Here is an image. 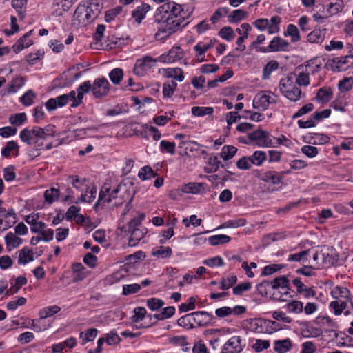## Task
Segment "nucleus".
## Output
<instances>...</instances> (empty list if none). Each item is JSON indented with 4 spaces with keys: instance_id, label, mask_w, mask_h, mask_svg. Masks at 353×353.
I'll use <instances>...</instances> for the list:
<instances>
[{
    "instance_id": "1",
    "label": "nucleus",
    "mask_w": 353,
    "mask_h": 353,
    "mask_svg": "<svg viewBox=\"0 0 353 353\" xmlns=\"http://www.w3.org/2000/svg\"><path fill=\"white\" fill-rule=\"evenodd\" d=\"M193 12L192 8H185L174 1L159 6L154 15V22L159 25L156 39L167 38L188 24L186 21Z\"/></svg>"
},
{
    "instance_id": "2",
    "label": "nucleus",
    "mask_w": 353,
    "mask_h": 353,
    "mask_svg": "<svg viewBox=\"0 0 353 353\" xmlns=\"http://www.w3.org/2000/svg\"><path fill=\"white\" fill-rule=\"evenodd\" d=\"M145 218L144 214L133 218L128 223V232L130 234L128 244L130 246H135L143 238L148 230L141 225Z\"/></svg>"
},
{
    "instance_id": "3",
    "label": "nucleus",
    "mask_w": 353,
    "mask_h": 353,
    "mask_svg": "<svg viewBox=\"0 0 353 353\" xmlns=\"http://www.w3.org/2000/svg\"><path fill=\"white\" fill-rule=\"evenodd\" d=\"M279 90L285 97L293 102L298 101L302 97V92L299 86L295 85L289 77L281 79ZM303 96L304 97L305 94Z\"/></svg>"
},
{
    "instance_id": "4",
    "label": "nucleus",
    "mask_w": 353,
    "mask_h": 353,
    "mask_svg": "<svg viewBox=\"0 0 353 353\" xmlns=\"http://www.w3.org/2000/svg\"><path fill=\"white\" fill-rule=\"evenodd\" d=\"M122 188L121 185H118L116 188L111 190L108 184H104L101 189L98 201L94 205V209H97L99 206L103 208L106 204H110L120 194H122Z\"/></svg>"
},
{
    "instance_id": "5",
    "label": "nucleus",
    "mask_w": 353,
    "mask_h": 353,
    "mask_svg": "<svg viewBox=\"0 0 353 353\" xmlns=\"http://www.w3.org/2000/svg\"><path fill=\"white\" fill-rule=\"evenodd\" d=\"M157 60L150 56H145L136 61L134 74L138 77H144L156 66Z\"/></svg>"
},
{
    "instance_id": "6",
    "label": "nucleus",
    "mask_w": 353,
    "mask_h": 353,
    "mask_svg": "<svg viewBox=\"0 0 353 353\" xmlns=\"http://www.w3.org/2000/svg\"><path fill=\"white\" fill-rule=\"evenodd\" d=\"M249 139L254 141L259 147H274L272 136L267 131L257 130L248 134Z\"/></svg>"
},
{
    "instance_id": "7",
    "label": "nucleus",
    "mask_w": 353,
    "mask_h": 353,
    "mask_svg": "<svg viewBox=\"0 0 353 353\" xmlns=\"http://www.w3.org/2000/svg\"><path fill=\"white\" fill-rule=\"evenodd\" d=\"M92 93L95 99H102L106 97L110 90L108 81L103 77L97 78L91 83Z\"/></svg>"
},
{
    "instance_id": "8",
    "label": "nucleus",
    "mask_w": 353,
    "mask_h": 353,
    "mask_svg": "<svg viewBox=\"0 0 353 353\" xmlns=\"http://www.w3.org/2000/svg\"><path fill=\"white\" fill-rule=\"evenodd\" d=\"M327 65L333 71H344L353 65V54L330 59Z\"/></svg>"
},
{
    "instance_id": "9",
    "label": "nucleus",
    "mask_w": 353,
    "mask_h": 353,
    "mask_svg": "<svg viewBox=\"0 0 353 353\" xmlns=\"http://www.w3.org/2000/svg\"><path fill=\"white\" fill-rule=\"evenodd\" d=\"M90 14H88L85 5L79 4L75 10L72 19V25L74 26H84L90 23Z\"/></svg>"
},
{
    "instance_id": "10",
    "label": "nucleus",
    "mask_w": 353,
    "mask_h": 353,
    "mask_svg": "<svg viewBox=\"0 0 353 353\" xmlns=\"http://www.w3.org/2000/svg\"><path fill=\"white\" fill-rule=\"evenodd\" d=\"M276 103V100L264 92H260L256 94L253 100V106L259 111L268 109L270 104Z\"/></svg>"
},
{
    "instance_id": "11",
    "label": "nucleus",
    "mask_w": 353,
    "mask_h": 353,
    "mask_svg": "<svg viewBox=\"0 0 353 353\" xmlns=\"http://www.w3.org/2000/svg\"><path fill=\"white\" fill-rule=\"evenodd\" d=\"M40 127L34 126L32 130L25 128L20 132V138L24 143L31 145L32 143H37L39 136L42 134Z\"/></svg>"
},
{
    "instance_id": "12",
    "label": "nucleus",
    "mask_w": 353,
    "mask_h": 353,
    "mask_svg": "<svg viewBox=\"0 0 353 353\" xmlns=\"http://www.w3.org/2000/svg\"><path fill=\"white\" fill-rule=\"evenodd\" d=\"M184 56L183 49L179 46L172 47L167 54H163L159 57V61L164 63H173L181 60Z\"/></svg>"
},
{
    "instance_id": "13",
    "label": "nucleus",
    "mask_w": 353,
    "mask_h": 353,
    "mask_svg": "<svg viewBox=\"0 0 353 353\" xmlns=\"http://www.w3.org/2000/svg\"><path fill=\"white\" fill-rule=\"evenodd\" d=\"M320 69V65H316L315 66H312L310 64L305 65V71H303L299 73L298 77L296 79V83L299 86H307L310 84V77L309 75L310 73L314 74L316 72H319Z\"/></svg>"
},
{
    "instance_id": "14",
    "label": "nucleus",
    "mask_w": 353,
    "mask_h": 353,
    "mask_svg": "<svg viewBox=\"0 0 353 353\" xmlns=\"http://www.w3.org/2000/svg\"><path fill=\"white\" fill-rule=\"evenodd\" d=\"M241 339L239 336L230 338L224 345L221 353H239L242 350Z\"/></svg>"
},
{
    "instance_id": "15",
    "label": "nucleus",
    "mask_w": 353,
    "mask_h": 353,
    "mask_svg": "<svg viewBox=\"0 0 353 353\" xmlns=\"http://www.w3.org/2000/svg\"><path fill=\"white\" fill-rule=\"evenodd\" d=\"M72 281L74 283L83 281L89 274V271L81 263H75L72 265Z\"/></svg>"
},
{
    "instance_id": "16",
    "label": "nucleus",
    "mask_w": 353,
    "mask_h": 353,
    "mask_svg": "<svg viewBox=\"0 0 353 353\" xmlns=\"http://www.w3.org/2000/svg\"><path fill=\"white\" fill-rule=\"evenodd\" d=\"M68 97L66 94L51 98L46 103V108L48 111L54 110L58 107H63L68 103Z\"/></svg>"
},
{
    "instance_id": "17",
    "label": "nucleus",
    "mask_w": 353,
    "mask_h": 353,
    "mask_svg": "<svg viewBox=\"0 0 353 353\" xmlns=\"http://www.w3.org/2000/svg\"><path fill=\"white\" fill-rule=\"evenodd\" d=\"M289 43L280 37H274L269 44L271 52L285 51L288 49Z\"/></svg>"
},
{
    "instance_id": "18",
    "label": "nucleus",
    "mask_w": 353,
    "mask_h": 353,
    "mask_svg": "<svg viewBox=\"0 0 353 353\" xmlns=\"http://www.w3.org/2000/svg\"><path fill=\"white\" fill-rule=\"evenodd\" d=\"M88 5L85 6L86 11L90 14V19L93 21L101 12L102 6L101 0H87Z\"/></svg>"
},
{
    "instance_id": "19",
    "label": "nucleus",
    "mask_w": 353,
    "mask_h": 353,
    "mask_svg": "<svg viewBox=\"0 0 353 353\" xmlns=\"http://www.w3.org/2000/svg\"><path fill=\"white\" fill-rule=\"evenodd\" d=\"M196 325L198 327L206 326L213 319V316L205 311L194 312Z\"/></svg>"
},
{
    "instance_id": "20",
    "label": "nucleus",
    "mask_w": 353,
    "mask_h": 353,
    "mask_svg": "<svg viewBox=\"0 0 353 353\" xmlns=\"http://www.w3.org/2000/svg\"><path fill=\"white\" fill-rule=\"evenodd\" d=\"M150 10V6L148 3H142L137 6L132 12V17L137 23H141L145 17L146 13Z\"/></svg>"
},
{
    "instance_id": "21",
    "label": "nucleus",
    "mask_w": 353,
    "mask_h": 353,
    "mask_svg": "<svg viewBox=\"0 0 353 353\" xmlns=\"http://www.w3.org/2000/svg\"><path fill=\"white\" fill-rule=\"evenodd\" d=\"M18 254V263L20 265H26L28 263L34 260V252L32 250L27 247L17 252Z\"/></svg>"
},
{
    "instance_id": "22",
    "label": "nucleus",
    "mask_w": 353,
    "mask_h": 353,
    "mask_svg": "<svg viewBox=\"0 0 353 353\" xmlns=\"http://www.w3.org/2000/svg\"><path fill=\"white\" fill-rule=\"evenodd\" d=\"M344 6V2L342 0H331L326 6L327 13L330 17L336 15L342 12Z\"/></svg>"
},
{
    "instance_id": "23",
    "label": "nucleus",
    "mask_w": 353,
    "mask_h": 353,
    "mask_svg": "<svg viewBox=\"0 0 353 353\" xmlns=\"http://www.w3.org/2000/svg\"><path fill=\"white\" fill-rule=\"evenodd\" d=\"M259 179L267 183L278 185L281 183V176L276 171L268 170L259 176Z\"/></svg>"
},
{
    "instance_id": "24",
    "label": "nucleus",
    "mask_w": 353,
    "mask_h": 353,
    "mask_svg": "<svg viewBox=\"0 0 353 353\" xmlns=\"http://www.w3.org/2000/svg\"><path fill=\"white\" fill-rule=\"evenodd\" d=\"M30 34V32L24 34L12 46V50L15 53H19L32 44V41L29 39Z\"/></svg>"
},
{
    "instance_id": "25",
    "label": "nucleus",
    "mask_w": 353,
    "mask_h": 353,
    "mask_svg": "<svg viewBox=\"0 0 353 353\" xmlns=\"http://www.w3.org/2000/svg\"><path fill=\"white\" fill-rule=\"evenodd\" d=\"M331 295L336 300H342L348 301L350 298V292L347 288L341 286H335L331 291Z\"/></svg>"
},
{
    "instance_id": "26",
    "label": "nucleus",
    "mask_w": 353,
    "mask_h": 353,
    "mask_svg": "<svg viewBox=\"0 0 353 353\" xmlns=\"http://www.w3.org/2000/svg\"><path fill=\"white\" fill-rule=\"evenodd\" d=\"M271 288L277 290L281 288L282 290H290V280L285 276H280L272 281H270Z\"/></svg>"
},
{
    "instance_id": "27",
    "label": "nucleus",
    "mask_w": 353,
    "mask_h": 353,
    "mask_svg": "<svg viewBox=\"0 0 353 353\" xmlns=\"http://www.w3.org/2000/svg\"><path fill=\"white\" fill-rule=\"evenodd\" d=\"M27 279L23 276H18L14 281V283H11V286L8 290H6L5 296L12 295L19 292L23 285L27 283Z\"/></svg>"
},
{
    "instance_id": "28",
    "label": "nucleus",
    "mask_w": 353,
    "mask_h": 353,
    "mask_svg": "<svg viewBox=\"0 0 353 353\" xmlns=\"http://www.w3.org/2000/svg\"><path fill=\"white\" fill-rule=\"evenodd\" d=\"M326 29H314L307 36V41L312 43H321L325 37Z\"/></svg>"
},
{
    "instance_id": "29",
    "label": "nucleus",
    "mask_w": 353,
    "mask_h": 353,
    "mask_svg": "<svg viewBox=\"0 0 353 353\" xmlns=\"http://www.w3.org/2000/svg\"><path fill=\"white\" fill-rule=\"evenodd\" d=\"M5 242L8 250L10 251L11 249L18 248L22 243V239L17 236L14 233L9 232L5 236Z\"/></svg>"
},
{
    "instance_id": "30",
    "label": "nucleus",
    "mask_w": 353,
    "mask_h": 353,
    "mask_svg": "<svg viewBox=\"0 0 353 353\" xmlns=\"http://www.w3.org/2000/svg\"><path fill=\"white\" fill-rule=\"evenodd\" d=\"M25 83V79L23 77L17 76L12 79V80L8 84L7 93H15L19 90Z\"/></svg>"
},
{
    "instance_id": "31",
    "label": "nucleus",
    "mask_w": 353,
    "mask_h": 353,
    "mask_svg": "<svg viewBox=\"0 0 353 353\" xmlns=\"http://www.w3.org/2000/svg\"><path fill=\"white\" fill-rule=\"evenodd\" d=\"M28 0H12V6L16 10L20 19L26 17Z\"/></svg>"
},
{
    "instance_id": "32",
    "label": "nucleus",
    "mask_w": 353,
    "mask_h": 353,
    "mask_svg": "<svg viewBox=\"0 0 353 353\" xmlns=\"http://www.w3.org/2000/svg\"><path fill=\"white\" fill-rule=\"evenodd\" d=\"M284 307L289 313L299 314L303 310V303L300 301L291 300L287 303Z\"/></svg>"
},
{
    "instance_id": "33",
    "label": "nucleus",
    "mask_w": 353,
    "mask_h": 353,
    "mask_svg": "<svg viewBox=\"0 0 353 353\" xmlns=\"http://www.w3.org/2000/svg\"><path fill=\"white\" fill-rule=\"evenodd\" d=\"M74 188L81 192H88V186L85 183V179L81 180L77 175H71L68 179Z\"/></svg>"
},
{
    "instance_id": "34",
    "label": "nucleus",
    "mask_w": 353,
    "mask_h": 353,
    "mask_svg": "<svg viewBox=\"0 0 353 353\" xmlns=\"http://www.w3.org/2000/svg\"><path fill=\"white\" fill-rule=\"evenodd\" d=\"M274 350L277 353H286L292 347V341L290 339L277 340L274 341Z\"/></svg>"
},
{
    "instance_id": "35",
    "label": "nucleus",
    "mask_w": 353,
    "mask_h": 353,
    "mask_svg": "<svg viewBox=\"0 0 353 353\" xmlns=\"http://www.w3.org/2000/svg\"><path fill=\"white\" fill-rule=\"evenodd\" d=\"M307 138L308 143L313 145H322L327 143L330 141L329 137L324 134H309Z\"/></svg>"
},
{
    "instance_id": "36",
    "label": "nucleus",
    "mask_w": 353,
    "mask_h": 353,
    "mask_svg": "<svg viewBox=\"0 0 353 353\" xmlns=\"http://www.w3.org/2000/svg\"><path fill=\"white\" fill-rule=\"evenodd\" d=\"M332 89L328 87H323L318 90L316 98L318 101L325 103L332 99Z\"/></svg>"
},
{
    "instance_id": "37",
    "label": "nucleus",
    "mask_w": 353,
    "mask_h": 353,
    "mask_svg": "<svg viewBox=\"0 0 353 353\" xmlns=\"http://www.w3.org/2000/svg\"><path fill=\"white\" fill-rule=\"evenodd\" d=\"M97 188L93 187L88 192H84L81 193V196H79L75 201L76 203H79L80 202H88L91 203L95 199L97 195Z\"/></svg>"
},
{
    "instance_id": "38",
    "label": "nucleus",
    "mask_w": 353,
    "mask_h": 353,
    "mask_svg": "<svg viewBox=\"0 0 353 353\" xmlns=\"http://www.w3.org/2000/svg\"><path fill=\"white\" fill-rule=\"evenodd\" d=\"M164 76L168 78H173L179 81H182L184 79L183 72L182 69L179 68H167L164 70Z\"/></svg>"
},
{
    "instance_id": "39",
    "label": "nucleus",
    "mask_w": 353,
    "mask_h": 353,
    "mask_svg": "<svg viewBox=\"0 0 353 353\" xmlns=\"http://www.w3.org/2000/svg\"><path fill=\"white\" fill-rule=\"evenodd\" d=\"M90 92H92L91 82L90 81H87L82 83L77 88V101L79 103H82L84 94L86 93H88Z\"/></svg>"
},
{
    "instance_id": "40",
    "label": "nucleus",
    "mask_w": 353,
    "mask_h": 353,
    "mask_svg": "<svg viewBox=\"0 0 353 353\" xmlns=\"http://www.w3.org/2000/svg\"><path fill=\"white\" fill-rule=\"evenodd\" d=\"M61 310L60 307L58 305L48 306L42 308L39 312L40 319H44L57 314Z\"/></svg>"
},
{
    "instance_id": "41",
    "label": "nucleus",
    "mask_w": 353,
    "mask_h": 353,
    "mask_svg": "<svg viewBox=\"0 0 353 353\" xmlns=\"http://www.w3.org/2000/svg\"><path fill=\"white\" fill-rule=\"evenodd\" d=\"M172 250L170 247L159 246L154 249L152 255L160 259H166L171 256Z\"/></svg>"
},
{
    "instance_id": "42",
    "label": "nucleus",
    "mask_w": 353,
    "mask_h": 353,
    "mask_svg": "<svg viewBox=\"0 0 353 353\" xmlns=\"http://www.w3.org/2000/svg\"><path fill=\"white\" fill-rule=\"evenodd\" d=\"M250 158L252 165L260 166L267 159V155L264 151L258 150L250 156Z\"/></svg>"
},
{
    "instance_id": "43",
    "label": "nucleus",
    "mask_w": 353,
    "mask_h": 353,
    "mask_svg": "<svg viewBox=\"0 0 353 353\" xmlns=\"http://www.w3.org/2000/svg\"><path fill=\"white\" fill-rule=\"evenodd\" d=\"M322 256L323 263L326 264L334 265L338 261V256L333 248L328 249L327 252H323Z\"/></svg>"
},
{
    "instance_id": "44",
    "label": "nucleus",
    "mask_w": 353,
    "mask_h": 353,
    "mask_svg": "<svg viewBox=\"0 0 353 353\" xmlns=\"http://www.w3.org/2000/svg\"><path fill=\"white\" fill-rule=\"evenodd\" d=\"M285 36H290L291 37V41L292 43L297 42L300 41L301 36L299 31L298 28L293 24H289L287 26V30L284 32Z\"/></svg>"
},
{
    "instance_id": "45",
    "label": "nucleus",
    "mask_w": 353,
    "mask_h": 353,
    "mask_svg": "<svg viewBox=\"0 0 353 353\" xmlns=\"http://www.w3.org/2000/svg\"><path fill=\"white\" fill-rule=\"evenodd\" d=\"M237 148L233 145H224L220 153V157L225 161L232 159L236 153Z\"/></svg>"
},
{
    "instance_id": "46",
    "label": "nucleus",
    "mask_w": 353,
    "mask_h": 353,
    "mask_svg": "<svg viewBox=\"0 0 353 353\" xmlns=\"http://www.w3.org/2000/svg\"><path fill=\"white\" fill-rule=\"evenodd\" d=\"M191 112L195 117H203L212 114L214 109L212 107L194 106L192 108Z\"/></svg>"
},
{
    "instance_id": "47",
    "label": "nucleus",
    "mask_w": 353,
    "mask_h": 353,
    "mask_svg": "<svg viewBox=\"0 0 353 353\" xmlns=\"http://www.w3.org/2000/svg\"><path fill=\"white\" fill-rule=\"evenodd\" d=\"M157 174L154 172L152 168L149 165H145L141 168L139 172L138 176L142 181H145L155 177Z\"/></svg>"
},
{
    "instance_id": "48",
    "label": "nucleus",
    "mask_w": 353,
    "mask_h": 353,
    "mask_svg": "<svg viewBox=\"0 0 353 353\" xmlns=\"http://www.w3.org/2000/svg\"><path fill=\"white\" fill-rule=\"evenodd\" d=\"M247 16V12L241 9L234 10L228 16V21L230 23H238L245 19Z\"/></svg>"
},
{
    "instance_id": "49",
    "label": "nucleus",
    "mask_w": 353,
    "mask_h": 353,
    "mask_svg": "<svg viewBox=\"0 0 353 353\" xmlns=\"http://www.w3.org/2000/svg\"><path fill=\"white\" fill-rule=\"evenodd\" d=\"M345 300H335L330 303V307L333 309L335 315H340L347 307Z\"/></svg>"
},
{
    "instance_id": "50",
    "label": "nucleus",
    "mask_w": 353,
    "mask_h": 353,
    "mask_svg": "<svg viewBox=\"0 0 353 353\" xmlns=\"http://www.w3.org/2000/svg\"><path fill=\"white\" fill-rule=\"evenodd\" d=\"M230 239V237L228 235L218 234L210 236L208 238V242L211 245H217L228 243Z\"/></svg>"
},
{
    "instance_id": "51",
    "label": "nucleus",
    "mask_w": 353,
    "mask_h": 353,
    "mask_svg": "<svg viewBox=\"0 0 353 353\" xmlns=\"http://www.w3.org/2000/svg\"><path fill=\"white\" fill-rule=\"evenodd\" d=\"M279 68V63L275 60L269 61L263 70V78L267 79L270 76L271 73L277 70Z\"/></svg>"
},
{
    "instance_id": "52",
    "label": "nucleus",
    "mask_w": 353,
    "mask_h": 353,
    "mask_svg": "<svg viewBox=\"0 0 353 353\" xmlns=\"http://www.w3.org/2000/svg\"><path fill=\"white\" fill-rule=\"evenodd\" d=\"M218 34L228 41H232L235 37V33L230 26H224L219 30Z\"/></svg>"
},
{
    "instance_id": "53",
    "label": "nucleus",
    "mask_w": 353,
    "mask_h": 353,
    "mask_svg": "<svg viewBox=\"0 0 353 353\" xmlns=\"http://www.w3.org/2000/svg\"><path fill=\"white\" fill-rule=\"evenodd\" d=\"M109 77L114 84H119L123 77V70L119 68H114L110 72Z\"/></svg>"
},
{
    "instance_id": "54",
    "label": "nucleus",
    "mask_w": 353,
    "mask_h": 353,
    "mask_svg": "<svg viewBox=\"0 0 353 353\" xmlns=\"http://www.w3.org/2000/svg\"><path fill=\"white\" fill-rule=\"evenodd\" d=\"M59 196V190L52 188L48 189L44 192L45 200L47 203L51 204L57 200Z\"/></svg>"
},
{
    "instance_id": "55",
    "label": "nucleus",
    "mask_w": 353,
    "mask_h": 353,
    "mask_svg": "<svg viewBox=\"0 0 353 353\" xmlns=\"http://www.w3.org/2000/svg\"><path fill=\"white\" fill-rule=\"evenodd\" d=\"M265 323L261 319H254L250 321V330L254 332L262 333L264 332L263 324Z\"/></svg>"
},
{
    "instance_id": "56",
    "label": "nucleus",
    "mask_w": 353,
    "mask_h": 353,
    "mask_svg": "<svg viewBox=\"0 0 353 353\" xmlns=\"http://www.w3.org/2000/svg\"><path fill=\"white\" fill-rule=\"evenodd\" d=\"M175 313V307L168 306L163 309L162 312L154 314V317L157 320H164L172 316Z\"/></svg>"
},
{
    "instance_id": "57",
    "label": "nucleus",
    "mask_w": 353,
    "mask_h": 353,
    "mask_svg": "<svg viewBox=\"0 0 353 353\" xmlns=\"http://www.w3.org/2000/svg\"><path fill=\"white\" fill-rule=\"evenodd\" d=\"M177 83L174 81H171L165 83L163 85V94L165 97H171L175 90L176 89Z\"/></svg>"
},
{
    "instance_id": "58",
    "label": "nucleus",
    "mask_w": 353,
    "mask_h": 353,
    "mask_svg": "<svg viewBox=\"0 0 353 353\" xmlns=\"http://www.w3.org/2000/svg\"><path fill=\"white\" fill-rule=\"evenodd\" d=\"M281 22V18L279 16H273L269 20L270 34H275L279 32V24Z\"/></svg>"
},
{
    "instance_id": "59",
    "label": "nucleus",
    "mask_w": 353,
    "mask_h": 353,
    "mask_svg": "<svg viewBox=\"0 0 353 353\" xmlns=\"http://www.w3.org/2000/svg\"><path fill=\"white\" fill-rule=\"evenodd\" d=\"M310 253V250L301 251L299 253L290 254L288 256V261H305L307 260V256Z\"/></svg>"
},
{
    "instance_id": "60",
    "label": "nucleus",
    "mask_w": 353,
    "mask_h": 353,
    "mask_svg": "<svg viewBox=\"0 0 353 353\" xmlns=\"http://www.w3.org/2000/svg\"><path fill=\"white\" fill-rule=\"evenodd\" d=\"M146 305L150 310L155 311L161 308L165 305V303L161 299L150 298L147 300Z\"/></svg>"
},
{
    "instance_id": "61",
    "label": "nucleus",
    "mask_w": 353,
    "mask_h": 353,
    "mask_svg": "<svg viewBox=\"0 0 353 353\" xmlns=\"http://www.w3.org/2000/svg\"><path fill=\"white\" fill-rule=\"evenodd\" d=\"M36 97V94L29 90L25 92L20 98V101L26 106H29L33 103V101Z\"/></svg>"
},
{
    "instance_id": "62",
    "label": "nucleus",
    "mask_w": 353,
    "mask_h": 353,
    "mask_svg": "<svg viewBox=\"0 0 353 353\" xmlns=\"http://www.w3.org/2000/svg\"><path fill=\"white\" fill-rule=\"evenodd\" d=\"M27 119L26 114L24 112L12 114L9 117V121L11 124L15 125H22Z\"/></svg>"
},
{
    "instance_id": "63",
    "label": "nucleus",
    "mask_w": 353,
    "mask_h": 353,
    "mask_svg": "<svg viewBox=\"0 0 353 353\" xmlns=\"http://www.w3.org/2000/svg\"><path fill=\"white\" fill-rule=\"evenodd\" d=\"M353 86V78L346 77L340 81L338 84L339 89L341 92H344L349 91Z\"/></svg>"
},
{
    "instance_id": "64",
    "label": "nucleus",
    "mask_w": 353,
    "mask_h": 353,
    "mask_svg": "<svg viewBox=\"0 0 353 353\" xmlns=\"http://www.w3.org/2000/svg\"><path fill=\"white\" fill-rule=\"evenodd\" d=\"M18 145L14 141H8L1 150V154L5 157H9L14 150H18Z\"/></svg>"
}]
</instances>
